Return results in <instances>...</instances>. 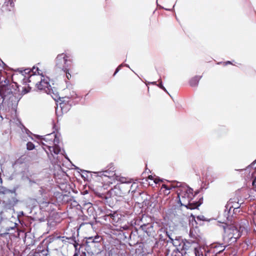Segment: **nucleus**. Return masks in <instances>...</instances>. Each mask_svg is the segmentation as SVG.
<instances>
[{
  "label": "nucleus",
  "mask_w": 256,
  "mask_h": 256,
  "mask_svg": "<svg viewBox=\"0 0 256 256\" xmlns=\"http://www.w3.org/2000/svg\"><path fill=\"white\" fill-rule=\"evenodd\" d=\"M157 223H148L141 226L140 228L149 236H154L157 230Z\"/></svg>",
  "instance_id": "7"
},
{
  "label": "nucleus",
  "mask_w": 256,
  "mask_h": 256,
  "mask_svg": "<svg viewBox=\"0 0 256 256\" xmlns=\"http://www.w3.org/2000/svg\"><path fill=\"white\" fill-rule=\"evenodd\" d=\"M86 238L87 239L86 242H92L93 237H88V238Z\"/></svg>",
  "instance_id": "27"
},
{
  "label": "nucleus",
  "mask_w": 256,
  "mask_h": 256,
  "mask_svg": "<svg viewBox=\"0 0 256 256\" xmlns=\"http://www.w3.org/2000/svg\"><path fill=\"white\" fill-rule=\"evenodd\" d=\"M101 238L98 236H96L94 238H93L92 242L96 243L100 242Z\"/></svg>",
  "instance_id": "23"
},
{
  "label": "nucleus",
  "mask_w": 256,
  "mask_h": 256,
  "mask_svg": "<svg viewBox=\"0 0 256 256\" xmlns=\"http://www.w3.org/2000/svg\"><path fill=\"white\" fill-rule=\"evenodd\" d=\"M126 66L128 67H129V66L128 64H126Z\"/></svg>",
  "instance_id": "38"
},
{
  "label": "nucleus",
  "mask_w": 256,
  "mask_h": 256,
  "mask_svg": "<svg viewBox=\"0 0 256 256\" xmlns=\"http://www.w3.org/2000/svg\"><path fill=\"white\" fill-rule=\"evenodd\" d=\"M26 146L28 150H32L34 148V145L32 142H28Z\"/></svg>",
  "instance_id": "20"
},
{
  "label": "nucleus",
  "mask_w": 256,
  "mask_h": 256,
  "mask_svg": "<svg viewBox=\"0 0 256 256\" xmlns=\"http://www.w3.org/2000/svg\"><path fill=\"white\" fill-rule=\"evenodd\" d=\"M100 176H104V177H108L110 179V180L108 181V182L112 184V180H114V178L116 174L114 171L112 170H105L102 172H99Z\"/></svg>",
  "instance_id": "11"
},
{
  "label": "nucleus",
  "mask_w": 256,
  "mask_h": 256,
  "mask_svg": "<svg viewBox=\"0 0 256 256\" xmlns=\"http://www.w3.org/2000/svg\"><path fill=\"white\" fill-rule=\"evenodd\" d=\"M148 183H149V184H150V185H152V184H150V182H148Z\"/></svg>",
  "instance_id": "34"
},
{
  "label": "nucleus",
  "mask_w": 256,
  "mask_h": 256,
  "mask_svg": "<svg viewBox=\"0 0 256 256\" xmlns=\"http://www.w3.org/2000/svg\"><path fill=\"white\" fill-rule=\"evenodd\" d=\"M180 186H181V184L180 182H174L172 184L170 185V186H166V185H164V184L162 185V186L167 190H170V188H174L176 187Z\"/></svg>",
  "instance_id": "16"
},
{
  "label": "nucleus",
  "mask_w": 256,
  "mask_h": 256,
  "mask_svg": "<svg viewBox=\"0 0 256 256\" xmlns=\"http://www.w3.org/2000/svg\"><path fill=\"white\" fill-rule=\"evenodd\" d=\"M232 212H233V214H236L237 212H240V210L238 209V210H234V211H232Z\"/></svg>",
  "instance_id": "30"
},
{
  "label": "nucleus",
  "mask_w": 256,
  "mask_h": 256,
  "mask_svg": "<svg viewBox=\"0 0 256 256\" xmlns=\"http://www.w3.org/2000/svg\"><path fill=\"white\" fill-rule=\"evenodd\" d=\"M30 78H31L30 80V82L40 80V82L36 84V86L38 90H43L48 94H51L52 93L54 94L52 96L56 102V114L58 118H62L64 114L63 108L64 107L63 98H61L58 94L53 92V90L50 84L49 78L42 75L41 72H40V74H38L37 76H30Z\"/></svg>",
  "instance_id": "1"
},
{
  "label": "nucleus",
  "mask_w": 256,
  "mask_h": 256,
  "mask_svg": "<svg viewBox=\"0 0 256 256\" xmlns=\"http://www.w3.org/2000/svg\"><path fill=\"white\" fill-rule=\"evenodd\" d=\"M197 218L198 220H205V218L204 216H197Z\"/></svg>",
  "instance_id": "26"
},
{
  "label": "nucleus",
  "mask_w": 256,
  "mask_h": 256,
  "mask_svg": "<svg viewBox=\"0 0 256 256\" xmlns=\"http://www.w3.org/2000/svg\"><path fill=\"white\" fill-rule=\"evenodd\" d=\"M210 252V249L204 246H198L194 248L195 256H208Z\"/></svg>",
  "instance_id": "9"
},
{
  "label": "nucleus",
  "mask_w": 256,
  "mask_h": 256,
  "mask_svg": "<svg viewBox=\"0 0 256 256\" xmlns=\"http://www.w3.org/2000/svg\"><path fill=\"white\" fill-rule=\"evenodd\" d=\"M256 220V216H254V222H255V220Z\"/></svg>",
  "instance_id": "32"
},
{
  "label": "nucleus",
  "mask_w": 256,
  "mask_h": 256,
  "mask_svg": "<svg viewBox=\"0 0 256 256\" xmlns=\"http://www.w3.org/2000/svg\"><path fill=\"white\" fill-rule=\"evenodd\" d=\"M178 191V196L181 206L190 209H194L199 206L198 204L191 202L194 197L192 190L186 186H182Z\"/></svg>",
  "instance_id": "2"
},
{
  "label": "nucleus",
  "mask_w": 256,
  "mask_h": 256,
  "mask_svg": "<svg viewBox=\"0 0 256 256\" xmlns=\"http://www.w3.org/2000/svg\"><path fill=\"white\" fill-rule=\"evenodd\" d=\"M40 140L43 148L45 150L50 158V154L52 156V152L56 154L60 152V148L56 145L58 142L56 140V135L54 133L40 136Z\"/></svg>",
  "instance_id": "3"
},
{
  "label": "nucleus",
  "mask_w": 256,
  "mask_h": 256,
  "mask_svg": "<svg viewBox=\"0 0 256 256\" xmlns=\"http://www.w3.org/2000/svg\"><path fill=\"white\" fill-rule=\"evenodd\" d=\"M66 57V56L65 55V58ZM64 61L66 62V60L65 59L64 60Z\"/></svg>",
  "instance_id": "39"
},
{
  "label": "nucleus",
  "mask_w": 256,
  "mask_h": 256,
  "mask_svg": "<svg viewBox=\"0 0 256 256\" xmlns=\"http://www.w3.org/2000/svg\"><path fill=\"white\" fill-rule=\"evenodd\" d=\"M225 249V246L222 244H212L210 248V251L212 250L213 252L218 254L224 251Z\"/></svg>",
  "instance_id": "13"
},
{
  "label": "nucleus",
  "mask_w": 256,
  "mask_h": 256,
  "mask_svg": "<svg viewBox=\"0 0 256 256\" xmlns=\"http://www.w3.org/2000/svg\"><path fill=\"white\" fill-rule=\"evenodd\" d=\"M65 158L67 160L68 162L70 164V162L68 158L65 156Z\"/></svg>",
  "instance_id": "31"
},
{
  "label": "nucleus",
  "mask_w": 256,
  "mask_h": 256,
  "mask_svg": "<svg viewBox=\"0 0 256 256\" xmlns=\"http://www.w3.org/2000/svg\"><path fill=\"white\" fill-rule=\"evenodd\" d=\"M15 0H6L3 6L7 10L10 11L14 6V1Z\"/></svg>",
  "instance_id": "14"
},
{
  "label": "nucleus",
  "mask_w": 256,
  "mask_h": 256,
  "mask_svg": "<svg viewBox=\"0 0 256 256\" xmlns=\"http://www.w3.org/2000/svg\"><path fill=\"white\" fill-rule=\"evenodd\" d=\"M122 66V64H121L120 66H119L116 69V70L114 72V75H115L120 70V69L121 68V67Z\"/></svg>",
  "instance_id": "25"
},
{
  "label": "nucleus",
  "mask_w": 256,
  "mask_h": 256,
  "mask_svg": "<svg viewBox=\"0 0 256 256\" xmlns=\"http://www.w3.org/2000/svg\"><path fill=\"white\" fill-rule=\"evenodd\" d=\"M158 87H160V88L162 89L164 91L166 92L167 91L166 89V88L163 86L162 84V82L161 80H160V82L159 83V84H158Z\"/></svg>",
  "instance_id": "24"
},
{
  "label": "nucleus",
  "mask_w": 256,
  "mask_h": 256,
  "mask_svg": "<svg viewBox=\"0 0 256 256\" xmlns=\"http://www.w3.org/2000/svg\"><path fill=\"white\" fill-rule=\"evenodd\" d=\"M114 180H116L118 181H119V182H120L122 183H126V182H129L128 181L126 180V178L122 177V176H116V174L115 175V176L114 178Z\"/></svg>",
  "instance_id": "18"
},
{
  "label": "nucleus",
  "mask_w": 256,
  "mask_h": 256,
  "mask_svg": "<svg viewBox=\"0 0 256 256\" xmlns=\"http://www.w3.org/2000/svg\"><path fill=\"white\" fill-rule=\"evenodd\" d=\"M75 93L74 92H72V94H71L70 96H66V97L70 98H72L74 96Z\"/></svg>",
  "instance_id": "28"
},
{
  "label": "nucleus",
  "mask_w": 256,
  "mask_h": 256,
  "mask_svg": "<svg viewBox=\"0 0 256 256\" xmlns=\"http://www.w3.org/2000/svg\"><path fill=\"white\" fill-rule=\"evenodd\" d=\"M200 77L199 76H196L192 78L190 81V84L192 86H196L198 84Z\"/></svg>",
  "instance_id": "15"
},
{
  "label": "nucleus",
  "mask_w": 256,
  "mask_h": 256,
  "mask_svg": "<svg viewBox=\"0 0 256 256\" xmlns=\"http://www.w3.org/2000/svg\"><path fill=\"white\" fill-rule=\"evenodd\" d=\"M8 82L6 78V82L3 81L0 84V95L3 98V101L12 103V104H16L19 99L16 97V94H14L11 87L8 85Z\"/></svg>",
  "instance_id": "4"
},
{
  "label": "nucleus",
  "mask_w": 256,
  "mask_h": 256,
  "mask_svg": "<svg viewBox=\"0 0 256 256\" xmlns=\"http://www.w3.org/2000/svg\"><path fill=\"white\" fill-rule=\"evenodd\" d=\"M148 180H153L154 184H158L160 182V180L157 178H154L152 176H150L148 177Z\"/></svg>",
  "instance_id": "21"
},
{
  "label": "nucleus",
  "mask_w": 256,
  "mask_h": 256,
  "mask_svg": "<svg viewBox=\"0 0 256 256\" xmlns=\"http://www.w3.org/2000/svg\"><path fill=\"white\" fill-rule=\"evenodd\" d=\"M191 246V243L186 240H182L179 247L178 248V250L182 254L183 251L188 250Z\"/></svg>",
  "instance_id": "12"
},
{
  "label": "nucleus",
  "mask_w": 256,
  "mask_h": 256,
  "mask_svg": "<svg viewBox=\"0 0 256 256\" xmlns=\"http://www.w3.org/2000/svg\"><path fill=\"white\" fill-rule=\"evenodd\" d=\"M230 64V61H228V62H226V64Z\"/></svg>",
  "instance_id": "33"
},
{
  "label": "nucleus",
  "mask_w": 256,
  "mask_h": 256,
  "mask_svg": "<svg viewBox=\"0 0 256 256\" xmlns=\"http://www.w3.org/2000/svg\"><path fill=\"white\" fill-rule=\"evenodd\" d=\"M74 256H78V255L76 254H75Z\"/></svg>",
  "instance_id": "35"
},
{
  "label": "nucleus",
  "mask_w": 256,
  "mask_h": 256,
  "mask_svg": "<svg viewBox=\"0 0 256 256\" xmlns=\"http://www.w3.org/2000/svg\"><path fill=\"white\" fill-rule=\"evenodd\" d=\"M182 240H178V239H176L174 240L173 244L174 245V246H176V248L177 250H178V248L179 247V245H180Z\"/></svg>",
  "instance_id": "19"
},
{
  "label": "nucleus",
  "mask_w": 256,
  "mask_h": 256,
  "mask_svg": "<svg viewBox=\"0 0 256 256\" xmlns=\"http://www.w3.org/2000/svg\"><path fill=\"white\" fill-rule=\"evenodd\" d=\"M74 246L76 248V246L75 244H74Z\"/></svg>",
  "instance_id": "37"
},
{
  "label": "nucleus",
  "mask_w": 256,
  "mask_h": 256,
  "mask_svg": "<svg viewBox=\"0 0 256 256\" xmlns=\"http://www.w3.org/2000/svg\"><path fill=\"white\" fill-rule=\"evenodd\" d=\"M240 231L235 226H229L224 228V240L226 242L232 243L240 236Z\"/></svg>",
  "instance_id": "5"
},
{
  "label": "nucleus",
  "mask_w": 256,
  "mask_h": 256,
  "mask_svg": "<svg viewBox=\"0 0 256 256\" xmlns=\"http://www.w3.org/2000/svg\"><path fill=\"white\" fill-rule=\"evenodd\" d=\"M56 66L60 70L64 68V55L63 54H58L56 60Z\"/></svg>",
  "instance_id": "10"
},
{
  "label": "nucleus",
  "mask_w": 256,
  "mask_h": 256,
  "mask_svg": "<svg viewBox=\"0 0 256 256\" xmlns=\"http://www.w3.org/2000/svg\"><path fill=\"white\" fill-rule=\"evenodd\" d=\"M239 208V204L238 202L230 200L226 206L224 212L226 214L231 215L232 211L238 210Z\"/></svg>",
  "instance_id": "8"
},
{
  "label": "nucleus",
  "mask_w": 256,
  "mask_h": 256,
  "mask_svg": "<svg viewBox=\"0 0 256 256\" xmlns=\"http://www.w3.org/2000/svg\"><path fill=\"white\" fill-rule=\"evenodd\" d=\"M37 251L41 254L40 256H47L48 254V250L46 248L42 250L40 246L38 248Z\"/></svg>",
  "instance_id": "17"
},
{
  "label": "nucleus",
  "mask_w": 256,
  "mask_h": 256,
  "mask_svg": "<svg viewBox=\"0 0 256 256\" xmlns=\"http://www.w3.org/2000/svg\"><path fill=\"white\" fill-rule=\"evenodd\" d=\"M40 70L38 67L34 66L32 70L30 68H26L23 70H20L18 74H16L14 76H16L22 80V83L25 84L30 82V76H37V74H40Z\"/></svg>",
  "instance_id": "6"
},
{
  "label": "nucleus",
  "mask_w": 256,
  "mask_h": 256,
  "mask_svg": "<svg viewBox=\"0 0 256 256\" xmlns=\"http://www.w3.org/2000/svg\"><path fill=\"white\" fill-rule=\"evenodd\" d=\"M65 72L66 73V77L68 79H70V78L71 77V75L70 74H69L68 72Z\"/></svg>",
  "instance_id": "29"
},
{
  "label": "nucleus",
  "mask_w": 256,
  "mask_h": 256,
  "mask_svg": "<svg viewBox=\"0 0 256 256\" xmlns=\"http://www.w3.org/2000/svg\"><path fill=\"white\" fill-rule=\"evenodd\" d=\"M1 62H2V64H4V62H2V61H1Z\"/></svg>",
  "instance_id": "36"
},
{
  "label": "nucleus",
  "mask_w": 256,
  "mask_h": 256,
  "mask_svg": "<svg viewBox=\"0 0 256 256\" xmlns=\"http://www.w3.org/2000/svg\"><path fill=\"white\" fill-rule=\"evenodd\" d=\"M30 88L29 86L24 87L22 88V94H25L28 92L30 91Z\"/></svg>",
  "instance_id": "22"
}]
</instances>
